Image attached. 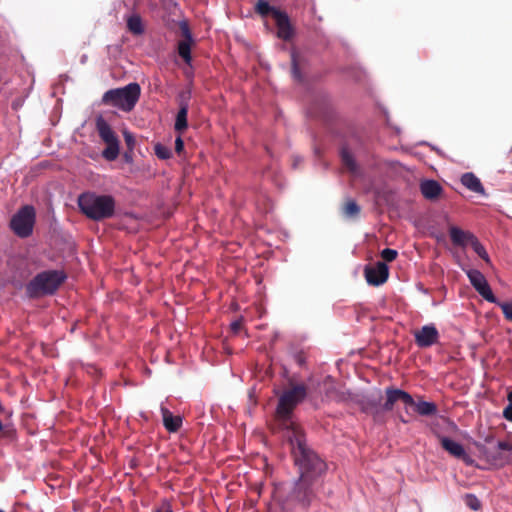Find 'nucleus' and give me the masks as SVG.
<instances>
[{"label": "nucleus", "instance_id": "423d86ee", "mask_svg": "<svg viewBox=\"0 0 512 512\" xmlns=\"http://www.w3.org/2000/svg\"><path fill=\"white\" fill-rule=\"evenodd\" d=\"M141 94L140 85L136 82L129 83L125 87L106 91L102 96V104L116 107L124 112L134 109Z\"/></svg>", "mask_w": 512, "mask_h": 512}, {"label": "nucleus", "instance_id": "b1692460", "mask_svg": "<svg viewBox=\"0 0 512 512\" xmlns=\"http://www.w3.org/2000/svg\"><path fill=\"white\" fill-rule=\"evenodd\" d=\"M127 27L128 30L135 35H140L144 32L142 20L138 15H132L128 18Z\"/></svg>", "mask_w": 512, "mask_h": 512}, {"label": "nucleus", "instance_id": "393cba45", "mask_svg": "<svg viewBox=\"0 0 512 512\" xmlns=\"http://www.w3.org/2000/svg\"><path fill=\"white\" fill-rule=\"evenodd\" d=\"M341 160L343 165L353 174L357 172V164L352 154L345 148L341 150Z\"/></svg>", "mask_w": 512, "mask_h": 512}, {"label": "nucleus", "instance_id": "9b49d317", "mask_svg": "<svg viewBox=\"0 0 512 512\" xmlns=\"http://www.w3.org/2000/svg\"><path fill=\"white\" fill-rule=\"evenodd\" d=\"M480 451L488 463L496 467H503L508 462V457L503 454V451H512V444L507 441H499L495 450L483 447Z\"/></svg>", "mask_w": 512, "mask_h": 512}, {"label": "nucleus", "instance_id": "1a4fd4ad", "mask_svg": "<svg viewBox=\"0 0 512 512\" xmlns=\"http://www.w3.org/2000/svg\"><path fill=\"white\" fill-rule=\"evenodd\" d=\"M35 218L36 213L34 207L25 205L11 218L10 228L18 237L27 238L33 232Z\"/></svg>", "mask_w": 512, "mask_h": 512}, {"label": "nucleus", "instance_id": "6e6552de", "mask_svg": "<svg viewBox=\"0 0 512 512\" xmlns=\"http://www.w3.org/2000/svg\"><path fill=\"white\" fill-rule=\"evenodd\" d=\"M254 10L255 13L262 18H267L269 15L273 17L277 27V36L280 39L289 41L294 36V28L286 12L271 6L265 0H258L255 4Z\"/></svg>", "mask_w": 512, "mask_h": 512}, {"label": "nucleus", "instance_id": "a878e982", "mask_svg": "<svg viewBox=\"0 0 512 512\" xmlns=\"http://www.w3.org/2000/svg\"><path fill=\"white\" fill-rule=\"evenodd\" d=\"M107 147L103 150L102 155L106 160L113 161L119 155V140L106 143Z\"/></svg>", "mask_w": 512, "mask_h": 512}, {"label": "nucleus", "instance_id": "7c9ffc66", "mask_svg": "<svg viewBox=\"0 0 512 512\" xmlns=\"http://www.w3.org/2000/svg\"><path fill=\"white\" fill-rule=\"evenodd\" d=\"M495 304L501 308L505 319L512 322V302H501L497 299Z\"/></svg>", "mask_w": 512, "mask_h": 512}, {"label": "nucleus", "instance_id": "7ed1b4c3", "mask_svg": "<svg viewBox=\"0 0 512 512\" xmlns=\"http://www.w3.org/2000/svg\"><path fill=\"white\" fill-rule=\"evenodd\" d=\"M307 396V388L303 384L292 386L286 390L279 398L276 413L281 425L286 429V436L291 434V426H299L291 420V414L294 408L302 402Z\"/></svg>", "mask_w": 512, "mask_h": 512}, {"label": "nucleus", "instance_id": "9d476101", "mask_svg": "<svg viewBox=\"0 0 512 512\" xmlns=\"http://www.w3.org/2000/svg\"><path fill=\"white\" fill-rule=\"evenodd\" d=\"M467 276L471 285L474 289L488 302L497 303V298L493 294L489 283L487 282L485 276L479 270H469L467 271Z\"/></svg>", "mask_w": 512, "mask_h": 512}, {"label": "nucleus", "instance_id": "6ab92c4d", "mask_svg": "<svg viewBox=\"0 0 512 512\" xmlns=\"http://www.w3.org/2000/svg\"><path fill=\"white\" fill-rule=\"evenodd\" d=\"M420 189L423 196L431 200L437 198L442 191L440 184L434 180H426L422 182Z\"/></svg>", "mask_w": 512, "mask_h": 512}, {"label": "nucleus", "instance_id": "dca6fc26", "mask_svg": "<svg viewBox=\"0 0 512 512\" xmlns=\"http://www.w3.org/2000/svg\"><path fill=\"white\" fill-rule=\"evenodd\" d=\"M181 97L182 99L180 100V107L174 125L175 131L179 133H182L188 127L187 116L189 110L188 100L190 98V93H187L186 96L183 94Z\"/></svg>", "mask_w": 512, "mask_h": 512}, {"label": "nucleus", "instance_id": "c9c22d12", "mask_svg": "<svg viewBox=\"0 0 512 512\" xmlns=\"http://www.w3.org/2000/svg\"><path fill=\"white\" fill-rule=\"evenodd\" d=\"M152 512H174V511L172 510V506H171L170 501L165 499Z\"/></svg>", "mask_w": 512, "mask_h": 512}, {"label": "nucleus", "instance_id": "f8f14e48", "mask_svg": "<svg viewBox=\"0 0 512 512\" xmlns=\"http://www.w3.org/2000/svg\"><path fill=\"white\" fill-rule=\"evenodd\" d=\"M364 276L369 285L380 286L387 281L389 268L384 261H378L375 265L365 267Z\"/></svg>", "mask_w": 512, "mask_h": 512}, {"label": "nucleus", "instance_id": "f3484780", "mask_svg": "<svg viewBox=\"0 0 512 512\" xmlns=\"http://www.w3.org/2000/svg\"><path fill=\"white\" fill-rule=\"evenodd\" d=\"M96 130L99 137L104 143H110L118 141V137L109 125V123L102 117L99 116L96 119Z\"/></svg>", "mask_w": 512, "mask_h": 512}, {"label": "nucleus", "instance_id": "bb28decb", "mask_svg": "<svg viewBox=\"0 0 512 512\" xmlns=\"http://www.w3.org/2000/svg\"><path fill=\"white\" fill-rule=\"evenodd\" d=\"M343 213L347 217H356L360 213V207L354 200H349L343 206Z\"/></svg>", "mask_w": 512, "mask_h": 512}, {"label": "nucleus", "instance_id": "20e7f679", "mask_svg": "<svg viewBox=\"0 0 512 512\" xmlns=\"http://www.w3.org/2000/svg\"><path fill=\"white\" fill-rule=\"evenodd\" d=\"M66 279L67 274L63 270L42 271L27 284L26 290L31 297L53 295Z\"/></svg>", "mask_w": 512, "mask_h": 512}, {"label": "nucleus", "instance_id": "58836bf2", "mask_svg": "<svg viewBox=\"0 0 512 512\" xmlns=\"http://www.w3.org/2000/svg\"><path fill=\"white\" fill-rule=\"evenodd\" d=\"M241 329H242V321L241 320H236L231 323V330L234 333H238Z\"/></svg>", "mask_w": 512, "mask_h": 512}, {"label": "nucleus", "instance_id": "2eb2a0df", "mask_svg": "<svg viewBox=\"0 0 512 512\" xmlns=\"http://www.w3.org/2000/svg\"><path fill=\"white\" fill-rule=\"evenodd\" d=\"M449 235L452 243L455 246H459L462 248H465L468 245L471 246L474 240H476L477 238L473 233L462 230L456 226H451L449 228Z\"/></svg>", "mask_w": 512, "mask_h": 512}, {"label": "nucleus", "instance_id": "4be33fe9", "mask_svg": "<svg viewBox=\"0 0 512 512\" xmlns=\"http://www.w3.org/2000/svg\"><path fill=\"white\" fill-rule=\"evenodd\" d=\"M194 41H179L178 42V54L184 60L186 64H190L192 61L191 57V46Z\"/></svg>", "mask_w": 512, "mask_h": 512}, {"label": "nucleus", "instance_id": "f704fd0d", "mask_svg": "<svg viewBox=\"0 0 512 512\" xmlns=\"http://www.w3.org/2000/svg\"><path fill=\"white\" fill-rule=\"evenodd\" d=\"M508 405L503 410V417L512 422V391L507 395Z\"/></svg>", "mask_w": 512, "mask_h": 512}, {"label": "nucleus", "instance_id": "c85d7f7f", "mask_svg": "<svg viewBox=\"0 0 512 512\" xmlns=\"http://www.w3.org/2000/svg\"><path fill=\"white\" fill-rule=\"evenodd\" d=\"M464 503L467 507H469L471 510L478 511L481 509V501L478 499V497L474 494H466L464 496Z\"/></svg>", "mask_w": 512, "mask_h": 512}, {"label": "nucleus", "instance_id": "79ce46f5", "mask_svg": "<svg viewBox=\"0 0 512 512\" xmlns=\"http://www.w3.org/2000/svg\"><path fill=\"white\" fill-rule=\"evenodd\" d=\"M0 512H5V511H3V510H1V509H0Z\"/></svg>", "mask_w": 512, "mask_h": 512}, {"label": "nucleus", "instance_id": "f03ea898", "mask_svg": "<svg viewBox=\"0 0 512 512\" xmlns=\"http://www.w3.org/2000/svg\"><path fill=\"white\" fill-rule=\"evenodd\" d=\"M77 203L80 211L94 221L111 218L115 212V200L111 195L85 192L79 195Z\"/></svg>", "mask_w": 512, "mask_h": 512}, {"label": "nucleus", "instance_id": "f257e3e1", "mask_svg": "<svg viewBox=\"0 0 512 512\" xmlns=\"http://www.w3.org/2000/svg\"><path fill=\"white\" fill-rule=\"evenodd\" d=\"M290 431L287 438L298 477L322 481L321 478L327 470L326 462L307 444L300 426L292 425Z\"/></svg>", "mask_w": 512, "mask_h": 512}, {"label": "nucleus", "instance_id": "72a5a7b5", "mask_svg": "<svg viewBox=\"0 0 512 512\" xmlns=\"http://www.w3.org/2000/svg\"><path fill=\"white\" fill-rule=\"evenodd\" d=\"M398 252L394 249L385 248L381 251V257L385 262H392L397 258Z\"/></svg>", "mask_w": 512, "mask_h": 512}, {"label": "nucleus", "instance_id": "c756f323", "mask_svg": "<svg viewBox=\"0 0 512 512\" xmlns=\"http://www.w3.org/2000/svg\"><path fill=\"white\" fill-rule=\"evenodd\" d=\"M154 151H155L156 156L159 159L166 160V159L171 158V156H172L171 150L168 147H166L165 145H162L160 143H157L154 146Z\"/></svg>", "mask_w": 512, "mask_h": 512}, {"label": "nucleus", "instance_id": "412c9836", "mask_svg": "<svg viewBox=\"0 0 512 512\" xmlns=\"http://www.w3.org/2000/svg\"><path fill=\"white\" fill-rule=\"evenodd\" d=\"M438 409L435 403L427 402L419 398L417 400L416 413L421 416H433L437 413Z\"/></svg>", "mask_w": 512, "mask_h": 512}, {"label": "nucleus", "instance_id": "a19ab883", "mask_svg": "<svg viewBox=\"0 0 512 512\" xmlns=\"http://www.w3.org/2000/svg\"><path fill=\"white\" fill-rule=\"evenodd\" d=\"M398 419L400 422H402L403 424H407L410 422V418H406L404 415L402 414H399L398 415Z\"/></svg>", "mask_w": 512, "mask_h": 512}, {"label": "nucleus", "instance_id": "4468645a", "mask_svg": "<svg viewBox=\"0 0 512 512\" xmlns=\"http://www.w3.org/2000/svg\"><path fill=\"white\" fill-rule=\"evenodd\" d=\"M440 444L442 448L447 451L450 455L454 456L455 458L461 459L465 464L472 465L473 459L466 453L464 447L445 436L440 437Z\"/></svg>", "mask_w": 512, "mask_h": 512}, {"label": "nucleus", "instance_id": "ea45409f", "mask_svg": "<svg viewBox=\"0 0 512 512\" xmlns=\"http://www.w3.org/2000/svg\"><path fill=\"white\" fill-rule=\"evenodd\" d=\"M124 136H125V141H126V143H127L128 145H130L131 143H133V142H134V139H133V137H132V135H131V134H129V133H125V134H124Z\"/></svg>", "mask_w": 512, "mask_h": 512}, {"label": "nucleus", "instance_id": "39448f33", "mask_svg": "<svg viewBox=\"0 0 512 512\" xmlns=\"http://www.w3.org/2000/svg\"><path fill=\"white\" fill-rule=\"evenodd\" d=\"M321 486L322 481L298 477L287 496V502L306 512L317 500L318 490Z\"/></svg>", "mask_w": 512, "mask_h": 512}, {"label": "nucleus", "instance_id": "0eeeda50", "mask_svg": "<svg viewBox=\"0 0 512 512\" xmlns=\"http://www.w3.org/2000/svg\"><path fill=\"white\" fill-rule=\"evenodd\" d=\"M397 402H401L404 405L405 413L408 417L413 415L411 410L416 412L417 401L408 392L392 386L385 389V402L381 407H378L374 402H368L364 410L376 416L380 411H392Z\"/></svg>", "mask_w": 512, "mask_h": 512}, {"label": "nucleus", "instance_id": "473e14b6", "mask_svg": "<svg viewBox=\"0 0 512 512\" xmlns=\"http://www.w3.org/2000/svg\"><path fill=\"white\" fill-rule=\"evenodd\" d=\"M179 28L181 30V34L183 36V41H193L192 33L190 31V27L186 21H181L179 23Z\"/></svg>", "mask_w": 512, "mask_h": 512}, {"label": "nucleus", "instance_id": "4c0bfd02", "mask_svg": "<svg viewBox=\"0 0 512 512\" xmlns=\"http://www.w3.org/2000/svg\"><path fill=\"white\" fill-rule=\"evenodd\" d=\"M184 150V142L181 138V136H178L175 140V151L177 154H181V152Z\"/></svg>", "mask_w": 512, "mask_h": 512}, {"label": "nucleus", "instance_id": "aec40b11", "mask_svg": "<svg viewBox=\"0 0 512 512\" xmlns=\"http://www.w3.org/2000/svg\"><path fill=\"white\" fill-rule=\"evenodd\" d=\"M461 183L468 188L469 190L475 193H483L484 188L478 177H476L473 173H465L461 177Z\"/></svg>", "mask_w": 512, "mask_h": 512}, {"label": "nucleus", "instance_id": "a211bd4d", "mask_svg": "<svg viewBox=\"0 0 512 512\" xmlns=\"http://www.w3.org/2000/svg\"><path fill=\"white\" fill-rule=\"evenodd\" d=\"M161 414L165 429L171 433L177 432L182 426V418L174 416L166 407L161 406Z\"/></svg>", "mask_w": 512, "mask_h": 512}, {"label": "nucleus", "instance_id": "e433bc0d", "mask_svg": "<svg viewBox=\"0 0 512 512\" xmlns=\"http://www.w3.org/2000/svg\"><path fill=\"white\" fill-rule=\"evenodd\" d=\"M0 433L3 437L10 438L13 436L14 431L10 427L4 425L0 420Z\"/></svg>", "mask_w": 512, "mask_h": 512}, {"label": "nucleus", "instance_id": "5701e85b", "mask_svg": "<svg viewBox=\"0 0 512 512\" xmlns=\"http://www.w3.org/2000/svg\"><path fill=\"white\" fill-rule=\"evenodd\" d=\"M330 108L329 103L326 100L320 103H315L309 110V113L313 117L326 118L328 116V110Z\"/></svg>", "mask_w": 512, "mask_h": 512}, {"label": "nucleus", "instance_id": "2f4dec72", "mask_svg": "<svg viewBox=\"0 0 512 512\" xmlns=\"http://www.w3.org/2000/svg\"><path fill=\"white\" fill-rule=\"evenodd\" d=\"M291 63H292V75L294 79L301 81L302 75L300 72L299 64H298V55L296 52H292L291 54Z\"/></svg>", "mask_w": 512, "mask_h": 512}, {"label": "nucleus", "instance_id": "ddd939ff", "mask_svg": "<svg viewBox=\"0 0 512 512\" xmlns=\"http://www.w3.org/2000/svg\"><path fill=\"white\" fill-rule=\"evenodd\" d=\"M415 343L420 348H428L438 343L439 332L434 324L424 325L413 332Z\"/></svg>", "mask_w": 512, "mask_h": 512}, {"label": "nucleus", "instance_id": "cd10ccee", "mask_svg": "<svg viewBox=\"0 0 512 512\" xmlns=\"http://www.w3.org/2000/svg\"><path fill=\"white\" fill-rule=\"evenodd\" d=\"M471 247L473 248V250L475 251V253L481 258L483 259L486 263H490V258H489V255L485 249V247L480 243V241L478 240V238H476V240H474V242L472 243Z\"/></svg>", "mask_w": 512, "mask_h": 512}]
</instances>
